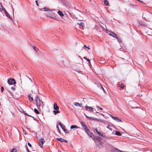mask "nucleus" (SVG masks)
<instances>
[{"label": "nucleus", "mask_w": 152, "mask_h": 152, "mask_svg": "<svg viewBox=\"0 0 152 152\" xmlns=\"http://www.w3.org/2000/svg\"><path fill=\"white\" fill-rule=\"evenodd\" d=\"M86 60H87L88 61H89V62H90V60H89L88 59V58L86 59Z\"/></svg>", "instance_id": "obj_43"}, {"label": "nucleus", "mask_w": 152, "mask_h": 152, "mask_svg": "<svg viewBox=\"0 0 152 152\" xmlns=\"http://www.w3.org/2000/svg\"><path fill=\"white\" fill-rule=\"evenodd\" d=\"M112 36H113V37H115L116 38V37H117V36L116 35V34H115V33H114L113 32L111 35Z\"/></svg>", "instance_id": "obj_20"}, {"label": "nucleus", "mask_w": 152, "mask_h": 152, "mask_svg": "<svg viewBox=\"0 0 152 152\" xmlns=\"http://www.w3.org/2000/svg\"><path fill=\"white\" fill-rule=\"evenodd\" d=\"M105 32L107 33V34H108L110 36L113 33V32H112L111 31H109L107 29L106 30Z\"/></svg>", "instance_id": "obj_14"}, {"label": "nucleus", "mask_w": 152, "mask_h": 152, "mask_svg": "<svg viewBox=\"0 0 152 152\" xmlns=\"http://www.w3.org/2000/svg\"><path fill=\"white\" fill-rule=\"evenodd\" d=\"M35 100L37 106L38 108V107H39L41 105V101L39 99L37 96H35Z\"/></svg>", "instance_id": "obj_3"}, {"label": "nucleus", "mask_w": 152, "mask_h": 152, "mask_svg": "<svg viewBox=\"0 0 152 152\" xmlns=\"http://www.w3.org/2000/svg\"><path fill=\"white\" fill-rule=\"evenodd\" d=\"M4 90V88L3 87H1V92H3Z\"/></svg>", "instance_id": "obj_32"}, {"label": "nucleus", "mask_w": 152, "mask_h": 152, "mask_svg": "<svg viewBox=\"0 0 152 152\" xmlns=\"http://www.w3.org/2000/svg\"><path fill=\"white\" fill-rule=\"evenodd\" d=\"M116 39H117V40L118 42H121V41H120L119 39H118V37H116Z\"/></svg>", "instance_id": "obj_35"}, {"label": "nucleus", "mask_w": 152, "mask_h": 152, "mask_svg": "<svg viewBox=\"0 0 152 152\" xmlns=\"http://www.w3.org/2000/svg\"><path fill=\"white\" fill-rule=\"evenodd\" d=\"M58 124L61 127L62 129H63V128L64 127V126H63V125L61 124V122H59L58 123Z\"/></svg>", "instance_id": "obj_23"}, {"label": "nucleus", "mask_w": 152, "mask_h": 152, "mask_svg": "<svg viewBox=\"0 0 152 152\" xmlns=\"http://www.w3.org/2000/svg\"><path fill=\"white\" fill-rule=\"evenodd\" d=\"M88 135L90 137L91 134L89 133V132H88V133H87Z\"/></svg>", "instance_id": "obj_41"}, {"label": "nucleus", "mask_w": 152, "mask_h": 152, "mask_svg": "<svg viewBox=\"0 0 152 152\" xmlns=\"http://www.w3.org/2000/svg\"><path fill=\"white\" fill-rule=\"evenodd\" d=\"M28 144L29 147H31V145L29 142L28 143Z\"/></svg>", "instance_id": "obj_37"}, {"label": "nucleus", "mask_w": 152, "mask_h": 152, "mask_svg": "<svg viewBox=\"0 0 152 152\" xmlns=\"http://www.w3.org/2000/svg\"><path fill=\"white\" fill-rule=\"evenodd\" d=\"M80 123L81 124V126L84 129H86L87 128V126L86 125L85 123L84 122H80Z\"/></svg>", "instance_id": "obj_7"}, {"label": "nucleus", "mask_w": 152, "mask_h": 152, "mask_svg": "<svg viewBox=\"0 0 152 152\" xmlns=\"http://www.w3.org/2000/svg\"><path fill=\"white\" fill-rule=\"evenodd\" d=\"M87 48H88V49H90V48H88V47H87Z\"/></svg>", "instance_id": "obj_48"}, {"label": "nucleus", "mask_w": 152, "mask_h": 152, "mask_svg": "<svg viewBox=\"0 0 152 152\" xmlns=\"http://www.w3.org/2000/svg\"><path fill=\"white\" fill-rule=\"evenodd\" d=\"M56 128H57V129H58V130L59 129H58V125H57L56 126Z\"/></svg>", "instance_id": "obj_44"}, {"label": "nucleus", "mask_w": 152, "mask_h": 152, "mask_svg": "<svg viewBox=\"0 0 152 152\" xmlns=\"http://www.w3.org/2000/svg\"><path fill=\"white\" fill-rule=\"evenodd\" d=\"M84 115H85V116H86V118H88L89 119H92V120H94V118H93V117H88V116H87L84 113Z\"/></svg>", "instance_id": "obj_19"}, {"label": "nucleus", "mask_w": 152, "mask_h": 152, "mask_svg": "<svg viewBox=\"0 0 152 152\" xmlns=\"http://www.w3.org/2000/svg\"><path fill=\"white\" fill-rule=\"evenodd\" d=\"M34 112L37 114H39V112L38 111V110L36 109V108H35L34 109Z\"/></svg>", "instance_id": "obj_24"}, {"label": "nucleus", "mask_w": 152, "mask_h": 152, "mask_svg": "<svg viewBox=\"0 0 152 152\" xmlns=\"http://www.w3.org/2000/svg\"><path fill=\"white\" fill-rule=\"evenodd\" d=\"M85 131L86 133L87 134V133H88V132H89L90 134H91L90 137H92L93 135V134H92L91 133L89 130V129H87V128H86V129H85Z\"/></svg>", "instance_id": "obj_9"}, {"label": "nucleus", "mask_w": 152, "mask_h": 152, "mask_svg": "<svg viewBox=\"0 0 152 152\" xmlns=\"http://www.w3.org/2000/svg\"><path fill=\"white\" fill-rule=\"evenodd\" d=\"M84 107L86 108V110L89 112H92L94 111V110H96L92 107L88 106L87 105H86Z\"/></svg>", "instance_id": "obj_2"}, {"label": "nucleus", "mask_w": 152, "mask_h": 152, "mask_svg": "<svg viewBox=\"0 0 152 152\" xmlns=\"http://www.w3.org/2000/svg\"><path fill=\"white\" fill-rule=\"evenodd\" d=\"M24 114L26 115H28V116H31V115H29L27 113H24Z\"/></svg>", "instance_id": "obj_39"}, {"label": "nucleus", "mask_w": 152, "mask_h": 152, "mask_svg": "<svg viewBox=\"0 0 152 152\" xmlns=\"http://www.w3.org/2000/svg\"><path fill=\"white\" fill-rule=\"evenodd\" d=\"M41 10H42L43 11H47L49 10L48 8H42L41 9Z\"/></svg>", "instance_id": "obj_26"}, {"label": "nucleus", "mask_w": 152, "mask_h": 152, "mask_svg": "<svg viewBox=\"0 0 152 152\" xmlns=\"http://www.w3.org/2000/svg\"><path fill=\"white\" fill-rule=\"evenodd\" d=\"M138 23H139V24H140L141 25H143V26L144 25V23H142L141 21H139Z\"/></svg>", "instance_id": "obj_28"}, {"label": "nucleus", "mask_w": 152, "mask_h": 152, "mask_svg": "<svg viewBox=\"0 0 152 152\" xmlns=\"http://www.w3.org/2000/svg\"><path fill=\"white\" fill-rule=\"evenodd\" d=\"M111 117L113 119L117 121L118 122H120L121 121V119L118 118L117 117H114V116H112Z\"/></svg>", "instance_id": "obj_12"}, {"label": "nucleus", "mask_w": 152, "mask_h": 152, "mask_svg": "<svg viewBox=\"0 0 152 152\" xmlns=\"http://www.w3.org/2000/svg\"><path fill=\"white\" fill-rule=\"evenodd\" d=\"M53 108L55 110H58L59 109L58 107L57 106V104L56 103L54 104Z\"/></svg>", "instance_id": "obj_13"}, {"label": "nucleus", "mask_w": 152, "mask_h": 152, "mask_svg": "<svg viewBox=\"0 0 152 152\" xmlns=\"http://www.w3.org/2000/svg\"><path fill=\"white\" fill-rule=\"evenodd\" d=\"M28 98H29V100H30V101H32L33 100V98L32 97H31V96H30V95H29L28 96Z\"/></svg>", "instance_id": "obj_27"}, {"label": "nucleus", "mask_w": 152, "mask_h": 152, "mask_svg": "<svg viewBox=\"0 0 152 152\" xmlns=\"http://www.w3.org/2000/svg\"><path fill=\"white\" fill-rule=\"evenodd\" d=\"M74 104L76 106H79L80 107H82V104H80L78 102H75L74 103Z\"/></svg>", "instance_id": "obj_10"}, {"label": "nucleus", "mask_w": 152, "mask_h": 152, "mask_svg": "<svg viewBox=\"0 0 152 152\" xmlns=\"http://www.w3.org/2000/svg\"><path fill=\"white\" fill-rule=\"evenodd\" d=\"M95 130L96 132L99 135H100L102 137H104V136L102 134H101L100 132L98 131L96 129Z\"/></svg>", "instance_id": "obj_16"}, {"label": "nucleus", "mask_w": 152, "mask_h": 152, "mask_svg": "<svg viewBox=\"0 0 152 152\" xmlns=\"http://www.w3.org/2000/svg\"><path fill=\"white\" fill-rule=\"evenodd\" d=\"M103 30H104V28L102 26V28Z\"/></svg>", "instance_id": "obj_47"}, {"label": "nucleus", "mask_w": 152, "mask_h": 152, "mask_svg": "<svg viewBox=\"0 0 152 152\" xmlns=\"http://www.w3.org/2000/svg\"><path fill=\"white\" fill-rule=\"evenodd\" d=\"M83 58L85 59H86H86H87V58H86V57H83Z\"/></svg>", "instance_id": "obj_45"}, {"label": "nucleus", "mask_w": 152, "mask_h": 152, "mask_svg": "<svg viewBox=\"0 0 152 152\" xmlns=\"http://www.w3.org/2000/svg\"><path fill=\"white\" fill-rule=\"evenodd\" d=\"M53 112L55 115H56L57 113H60V112L58 110L57 111L54 110L53 111Z\"/></svg>", "instance_id": "obj_21"}, {"label": "nucleus", "mask_w": 152, "mask_h": 152, "mask_svg": "<svg viewBox=\"0 0 152 152\" xmlns=\"http://www.w3.org/2000/svg\"><path fill=\"white\" fill-rule=\"evenodd\" d=\"M58 13L61 17L64 16V15L63 13L60 11H58L57 12Z\"/></svg>", "instance_id": "obj_15"}, {"label": "nucleus", "mask_w": 152, "mask_h": 152, "mask_svg": "<svg viewBox=\"0 0 152 152\" xmlns=\"http://www.w3.org/2000/svg\"><path fill=\"white\" fill-rule=\"evenodd\" d=\"M104 2L106 6H108L109 5V2L107 0H104Z\"/></svg>", "instance_id": "obj_17"}, {"label": "nucleus", "mask_w": 152, "mask_h": 152, "mask_svg": "<svg viewBox=\"0 0 152 152\" xmlns=\"http://www.w3.org/2000/svg\"><path fill=\"white\" fill-rule=\"evenodd\" d=\"M96 145L100 148H101L102 147H104V144L101 141L98 140H96Z\"/></svg>", "instance_id": "obj_1"}, {"label": "nucleus", "mask_w": 152, "mask_h": 152, "mask_svg": "<svg viewBox=\"0 0 152 152\" xmlns=\"http://www.w3.org/2000/svg\"><path fill=\"white\" fill-rule=\"evenodd\" d=\"M64 130V131L65 132H67V130L66 129H65L64 127L63 128V129Z\"/></svg>", "instance_id": "obj_34"}, {"label": "nucleus", "mask_w": 152, "mask_h": 152, "mask_svg": "<svg viewBox=\"0 0 152 152\" xmlns=\"http://www.w3.org/2000/svg\"><path fill=\"white\" fill-rule=\"evenodd\" d=\"M2 11H3V13H5V15L7 17L10 18V16L9 15L8 13L6 11L5 9H3L2 10Z\"/></svg>", "instance_id": "obj_8"}, {"label": "nucleus", "mask_w": 152, "mask_h": 152, "mask_svg": "<svg viewBox=\"0 0 152 152\" xmlns=\"http://www.w3.org/2000/svg\"><path fill=\"white\" fill-rule=\"evenodd\" d=\"M8 83L10 85H14L15 84L16 82L13 79L11 78L8 80Z\"/></svg>", "instance_id": "obj_4"}, {"label": "nucleus", "mask_w": 152, "mask_h": 152, "mask_svg": "<svg viewBox=\"0 0 152 152\" xmlns=\"http://www.w3.org/2000/svg\"><path fill=\"white\" fill-rule=\"evenodd\" d=\"M45 140L43 138H41L39 140V145L40 147H42L45 142Z\"/></svg>", "instance_id": "obj_5"}, {"label": "nucleus", "mask_w": 152, "mask_h": 152, "mask_svg": "<svg viewBox=\"0 0 152 152\" xmlns=\"http://www.w3.org/2000/svg\"><path fill=\"white\" fill-rule=\"evenodd\" d=\"M97 108H98L99 110H103V109L102 108L100 107L99 106L97 107Z\"/></svg>", "instance_id": "obj_36"}, {"label": "nucleus", "mask_w": 152, "mask_h": 152, "mask_svg": "<svg viewBox=\"0 0 152 152\" xmlns=\"http://www.w3.org/2000/svg\"><path fill=\"white\" fill-rule=\"evenodd\" d=\"M101 85V87L102 88L104 92V88H103V87L101 85Z\"/></svg>", "instance_id": "obj_38"}, {"label": "nucleus", "mask_w": 152, "mask_h": 152, "mask_svg": "<svg viewBox=\"0 0 152 152\" xmlns=\"http://www.w3.org/2000/svg\"><path fill=\"white\" fill-rule=\"evenodd\" d=\"M84 47H86V45H84Z\"/></svg>", "instance_id": "obj_46"}, {"label": "nucleus", "mask_w": 152, "mask_h": 152, "mask_svg": "<svg viewBox=\"0 0 152 152\" xmlns=\"http://www.w3.org/2000/svg\"><path fill=\"white\" fill-rule=\"evenodd\" d=\"M12 88V89H13V90H15V88H14V87H12V88Z\"/></svg>", "instance_id": "obj_40"}, {"label": "nucleus", "mask_w": 152, "mask_h": 152, "mask_svg": "<svg viewBox=\"0 0 152 152\" xmlns=\"http://www.w3.org/2000/svg\"><path fill=\"white\" fill-rule=\"evenodd\" d=\"M57 139L58 140L61 141V142H64L66 143L67 142V140H64L61 138H57Z\"/></svg>", "instance_id": "obj_11"}, {"label": "nucleus", "mask_w": 152, "mask_h": 152, "mask_svg": "<svg viewBox=\"0 0 152 152\" xmlns=\"http://www.w3.org/2000/svg\"><path fill=\"white\" fill-rule=\"evenodd\" d=\"M50 18H52L53 19H55V16H50Z\"/></svg>", "instance_id": "obj_31"}, {"label": "nucleus", "mask_w": 152, "mask_h": 152, "mask_svg": "<svg viewBox=\"0 0 152 152\" xmlns=\"http://www.w3.org/2000/svg\"><path fill=\"white\" fill-rule=\"evenodd\" d=\"M112 134H115L116 135L118 136H121V133L119 131L114 130L112 132Z\"/></svg>", "instance_id": "obj_6"}, {"label": "nucleus", "mask_w": 152, "mask_h": 152, "mask_svg": "<svg viewBox=\"0 0 152 152\" xmlns=\"http://www.w3.org/2000/svg\"><path fill=\"white\" fill-rule=\"evenodd\" d=\"M33 48L34 49V50L36 52H38V49L36 47H35V46H33Z\"/></svg>", "instance_id": "obj_22"}, {"label": "nucleus", "mask_w": 152, "mask_h": 152, "mask_svg": "<svg viewBox=\"0 0 152 152\" xmlns=\"http://www.w3.org/2000/svg\"><path fill=\"white\" fill-rule=\"evenodd\" d=\"M35 2H36V4H37V6H39V5H38V4L37 3V0L35 1Z\"/></svg>", "instance_id": "obj_42"}, {"label": "nucleus", "mask_w": 152, "mask_h": 152, "mask_svg": "<svg viewBox=\"0 0 152 152\" xmlns=\"http://www.w3.org/2000/svg\"><path fill=\"white\" fill-rule=\"evenodd\" d=\"M107 128L111 130H112V129L110 127H110L109 125H108V126H107Z\"/></svg>", "instance_id": "obj_30"}, {"label": "nucleus", "mask_w": 152, "mask_h": 152, "mask_svg": "<svg viewBox=\"0 0 152 152\" xmlns=\"http://www.w3.org/2000/svg\"><path fill=\"white\" fill-rule=\"evenodd\" d=\"M16 151L17 150L15 148H13L12 149L11 151H10V152H16Z\"/></svg>", "instance_id": "obj_25"}, {"label": "nucleus", "mask_w": 152, "mask_h": 152, "mask_svg": "<svg viewBox=\"0 0 152 152\" xmlns=\"http://www.w3.org/2000/svg\"><path fill=\"white\" fill-rule=\"evenodd\" d=\"M78 24L81 25V26H84V23L82 22H80V23H78Z\"/></svg>", "instance_id": "obj_29"}, {"label": "nucleus", "mask_w": 152, "mask_h": 152, "mask_svg": "<svg viewBox=\"0 0 152 152\" xmlns=\"http://www.w3.org/2000/svg\"><path fill=\"white\" fill-rule=\"evenodd\" d=\"M79 127H78L76 125H72L70 127V128L71 129H73L74 128H78Z\"/></svg>", "instance_id": "obj_18"}, {"label": "nucleus", "mask_w": 152, "mask_h": 152, "mask_svg": "<svg viewBox=\"0 0 152 152\" xmlns=\"http://www.w3.org/2000/svg\"><path fill=\"white\" fill-rule=\"evenodd\" d=\"M124 87V85L123 84H121L120 86V87L121 88H123Z\"/></svg>", "instance_id": "obj_33"}]
</instances>
